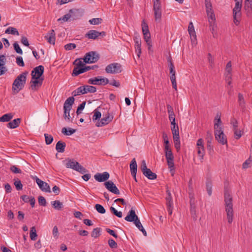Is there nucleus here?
<instances>
[{"label": "nucleus", "mask_w": 252, "mask_h": 252, "mask_svg": "<svg viewBox=\"0 0 252 252\" xmlns=\"http://www.w3.org/2000/svg\"><path fill=\"white\" fill-rule=\"evenodd\" d=\"M224 202L227 221L231 224L233 220L232 197L228 191L224 192Z\"/></svg>", "instance_id": "f257e3e1"}, {"label": "nucleus", "mask_w": 252, "mask_h": 252, "mask_svg": "<svg viewBox=\"0 0 252 252\" xmlns=\"http://www.w3.org/2000/svg\"><path fill=\"white\" fill-rule=\"evenodd\" d=\"M28 74L27 71H25L19 75L14 80L12 90L15 93H18L22 90L26 83L27 76Z\"/></svg>", "instance_id": "f03ea898"}, {"label": "nucleus", "mask_w": 252, "mask_h": 252, "mask_svg": "<svg viewBox=\"0 0 252 252\" xmlns=\"http://www.w3.org/2000/svg\"><path fill=\"white\" fill-rule=\"evenodd\" d=\"M99 59V55L94 51L87 53L83 59L84 62L87 63H96Z\"/></svg>", "instance_id": "7ed1b4c3"}, {"label": "nucleus", "mask_w": 252, "mask_h": 252, "mask_svg": "<svg viewBox=\"0 0 252 252\" xmlns=\"http://www.w3.org/2000/svg\"><path fill=\"white\" fill-rule=\"evenodd\" d=\"M105 71L107 73H119L122 71V65L119 63H112L106 67Z\"/></svg>", "instance_id": "20e7f679"}, {"label": "nucleus", "mask_w": 252, "mask_h": 252, "mask_svg": "<svg viewBox=\"0 0 252 252\" xmlns=\"http://www.w3.org/2000/svg\"><path fill=\"white\" fill-rule=\"evenodd\" d=\"M88 83L92 85H105L109 83V80L107 78L98 77L89 79Z\"/></svg>", "instance_id": "39448f33"}, {"label": "nucleus", "mask_w": 252, "mask_h": 252, "mask_svg": "<svg viewBox=\"0 0 252 252\" xmlns=\"http://www.w3.org/2000/svg\"><path fill=\"white\" fill-rule=\"evenodd\" d=\"M44 66L41 65L34 68L31 72L32 79H43L41 76L44 73Z\"/></svg>", "instance_id": "423d86ee"}, {"label": "nucleus", "mask_w": 252, "mask_h": 252, "mask_svg": "<svg viewBox=\"0 0 252 252\" xmlns=\"http://www.w3.org/2000/svg\"><path fill=\"white\" fill-rule=\"evenodd\" d=\"M105 35V32H99L96 30H90L85 35V37L88 39L95 40L99 36H103Z\"/></svg>", "instance_id": "0eeeda50"}, {"label": "nucleus", "mask_w": 252, "mask_h": 252, "mask_svg": "<svg viewBox=\"0 0 252 252\" xmlns=\"http://www.w3.org/2000/svg\"><path fill=\"white\" fill-rule=\"evenodd\" d=\"M215 135L216 140L222 145L227 144V139L222 129L215 130Z\"/></svg>", "instance_id": "6e6552de"}, {"label": "nucleus", "mask_w": 252, "mask_h": 252, "mask_svg": "<svg viewBox=\"0 0 252 252\" xmlns=\"http://www.w3.org/2000/svg\"><path fill=\"white\" fill-rule=\"evenodd\" d=\"M196 149L197 151V154L200 158V159L202 160L203 159L205 150L203 145V140L202 139H199L196 143Z\"/></svg>", "instance_id": "1a4fd4ad"}, {"label": "nucleus", "mask_w": 252, "mask_h": 252, "mask_svg": "<svg viewBox=\"0 0 252 252\" xmlns=\"http://www.w3.org/2000/svg\"><path fill=\"white\" fill-rule=\"evenodd\" d=\"M113 119V116L107 113L104 117L100 120L98 121L96 124V126L98 127L102 126L110 123Z\"/></svg>", "instance_id": "9d476101"}, {"label": "nucleus", "mask_w": 252, "mask_h": 252, "mask_svg": "<svg viewBox=\"0 0 252 252\" xmlns=\"http://www.w3.org/2000/svg\"><path fill=\"white\" fill-rule=\"evenodd\" d=\"M105 188L112 193L119 194L120 192L115 184L112 181H108L104 183Z\"/></svg>", "instance_id": "9b49d317"}, {"label": "nucleus", "mask_w": 252, "mask_h": 252, "mask_svg": "<svg viewBox=\"0 0 252 252\" xmlns=\"http://www.w3.org/2000/svg\"><path fill=\"white\" fill-rule=\"evenodd\" d=\"M110 175L107 172H104L102 173L97 172L94 175V179L99 182H107L109 178Z\"/></svg>", "instance_id": "f8f14e48"}, {"label": "nucleus", "mask_w": 252, "mask_h": 252, "mask_svg": "<svg viewBox=\"0 0 252 252\" xmlns=\"http://www.w3.org/2000/svg\"><path fill=\"white\" fill-rule=\"evenodd\" d=\"M36 183L42 191L46 192H51L50 187L47 183L43 182L37 177L36 178Z\"/></svg>", "instance_id": "ddd939ff"}, {"label": "nucleus", "mask_w": 252, "mask_h": 252, "mask_svg": "<svg viewBox=\"0 0 252 252\" xmlns=\"http://www.w3.org/2000/svg\"><path fill=\"white\" fill-rule=\"evenodd\" d=\"M91 69L90 66H82L81 67H79V66H76L74 68L73 70V72L72 73V75L73 76H76L80 74L83 73L85 72H86Z\"/></svg>", "instance_id": "4468645a"}, {"label": "nucleus", "mask_w": 252, "mask_h": 252, "mask_svg": "<svg viewBox=\"0 0 252 252\" xmlns=\"http://www.w3.org/2000/svg\"><path fill=\"white\" fill-rule=\"evenodd\" d=\"M44 38L51 44H55L56 34L54 30H51L45 35Z\"/></svg>", "instance_id": "2eb2a0df"}, {"label": "nucleus", "mask_w": 252, "mask_h": 252, "mask_svg": "<svg viewBox=\"0 0 252 252\" xmlns=\"http://www.w3.org/2000/svg\"><path fill=\"white\" fill-rule=\"evenodd\" d=\"M6 61V57L3 55H0V76L7 71V68L5 66Z\"/></svg>", "instance_id": "dca6fc26"}, {"label": "nucleus", "mask_w": 252, "mask_h": 252, "mask_svg": "<svg viewBox=\"0 0 252 252\" xmlns=\"http://www.w3.org/2000/svg\"><path fill=\"white\" fill-rule=\"evenodd\" d=\"M74 98L73 96H71L66 99L63 104V110L69 111L72 108L73 104L74 103Z\"/></svg>", "instance_id": "f3484780"}, {"label": "nucleus", "mask_w": 252, "mask_h": 252, "mask_svg": "<svg viewBox=\"0 0 252 252\" xmlns=\"http://www.w3.org/2000/svg\"><path fill=\"white\" fill-rule=\"evenodd\" d=\"M138 218L136 215L134 210L131 209L128 213L127 215L125 217V220L129 222H134Z\"/></svg>", "instance_id": "a211bd4d"}, {"label": "nucleus", "mask_w": 252, "mask_h": 252, "mask_svg": "<svg viewBox=\"0 0 252 252\" xmlns=\"http://www.w3.org/2000/svg\"><path fill=\"white\" fill-rule=\"evenodd\" d=\"M66 163L65 164L66 168H71L73 170H75L77 166L78 165L79 162L75 161L74 159H71L69 158H67L65 159Z\"/></svg>", "instance_id": "6ab92c4d"}, {"label": "nucleus", "mask_w": 252, "mask_h": 252, "mask_svg": "<svg viewBox=\"0 0 252 252\" xmlns=\"http://www.w3.org/2000/svg\"><path fill=\"white\" fill-rule=\"evenodd\" d=\"M207 148L209 153H211L213 151V146L212 145V140L213 139L211 133L208 131L207 132Z\"/></svg>", "instance_id": "aec40b11"}, {"label": "nucleus", "mask_w": 252, "mask_h": 252, "mask_svg": "<svg viewBox=\"0 0 252 252\" xmlns=\"http://www.w3.org/2000/svg\"><path fill=\"white\" fill-rule=\"evenodd\" d=\"M238 103L242 112H245L246 110V102L243 95L241 93L238 94Z\"/></svg>", "instance_id": "412c9836"}, {"label": "nucleus", "mask_w": 252, "mask_h": 252, "mask_svg": "<svg viewBox=\"0 0 252 252\" xmlns=\"http://www.w3.org/2000/svg\"><path fill=\"white\" fill-rule=\"evenodd\" d=\"M21 122V119L17 118L7 124V126L10 128H15L17 127Z\"/></svg>", "instance_id": "4be33fe9"}, {"label": "nucleus", "mask_w": 252, "mask_h": 252, "mask_svg": "<svg viewBox=\"0 0 252 252\" xmlns=\"http://www.w3.org/2000/svg\"><path fill=\"white\" fill-rule=\"evenodd\" d=\"M143 174L145 177L150 180H155L157 178V174L153 173L149 168L146 170Z\"/></svg>", "instance_id": "5701e85b"}, {"label": "nucleus", "mask_w": 252, "mask_h": 252, "mask_svg": "<svg viewBox=\"0 0 252 252\" xmlns=\"http://www.w3.org/2000/svg\"><path fill=\"white\" fill-rule=\"evenodd\" d=\"M167 165L170 170V172L172 176H174L175 173V167L174 163V158H168L166 159Z\"/></svg>", "instance_id": "b1692460"}, {"label": "nucleus", "mask_w": 252, "mask_h": 252, "mask_svg": "<svg viewBox=\"0 0 252 252\" xmlns=\"http://www.w3.org/2000/svg\"><path fill=\"white\" fill-rule=\"evenodd\" d=\"M244 9L247 14H251L252 11V0H245Z\"/></svg>", "instance_id": "393cba45"}, {"label": "nucleus", "mask_w": 252, "mask_h": 252, "mask_svg": "<svg viewBox=\"0 0 252 252\" xmlns=\"http://www.w3.org/2000/svg\"><path fill=\"white\" fill-rule=\"evenodd\" d=\"M66 144L64 142L59 141L56 145V150L59 153H63L65 150Z\"/></svg>", "instance_id": "a878e982"}, {"label": "nucleus", "mask_w": 252, "mask_h": 252, "mask_svg": "<svg viewBox=\"0 0 252 252\" xmlns=\"http://www.w3.org/2000/svg\"><path fill=\"white\" fill-rule=\"evenodd\" d=\"M235 1V7L234 8H233V14H236V13L237 14V15L238 14V15H239V14H241V8H242V1Z\"/></svg>", "instance_id": "bb28decb"}, {"label": "nucleus", "mask_w": 252, "mask_h": 252, "mask_svg": "<svg viewBox=\"0 0 252 252\" xmlns=\"http://www.w3.org/2000/svg\"><path fill=\"white\" fill-rule=\"evenodd\" d=\"M44 79H34V80H31L30 83L31 88L32 90H35L36 86H40L42 85Z\"/></svg>", "instance_id": "cd10ccee"}, {"label": "nucleus", "mask_w": 252, "mask_h": 252, "mask_svg": "<svg viewBox=\"0 0 252 252\" xmlns=\"http://www.w3.org/2000/svg\"><path fill=\"white\" fill-rule=\"evenodd\" d=\"M215 124H214V129L215 130L218 129H221V127L220 126V125L221 124V121L220 120V116L218 114L216 115L215 120Z\"/></svg>", "instance_id": "c85d7f7f"}, {"label": "nucleus", "mask_w": 252, "mask_h": 252, "mask_svg": "<svg viewBox=\"0 0 252 252\" xmlns=\"http://www.w3.org/2000/svg\"><path fill=\"white\" fill-rule=\"evenodd\" d=\"M72 94L74 96L79 95L81 94H86V91H85V86H82L78 87L76 90H74Z\"/></svg>", "instance_id": "c756f323"}, {"label": "nucleus", "mask_w": 252, "mask_h": 252, "mask_svg": "<svg viewBox=\"0 0 252 252\" xmlns=\"http://www.w3.org/2000/svg\"><path fill=\"white\" fill-rule=\"evenodd\" d=\"M130 170L131 173L137 172V165L135 158H133L129 165Z\"/></svg>", "instance_id": "7c9ffc66"}, {"label": "nucleus", "mask_w": 252, "mask_h": 252, "mask_svg": "<svg viewBox=\"0 0 252 252\" xmlns=\"http://www.w3.org/2000/svg\"><path fill=\"white\" fill-rule=\"evenodd\" d=\"M13 115L12 113H7L0 117V122H7L12 119Z\"/></svg>", "instance_id": "2f4dec72"}, {"label": "nucleus", "mask_w": 252, "mask_h": 252, "mask_svg": "<svg viewBox=\"0 0 252 252\" xmlns=\"http://www.w3.org/2000/svg\"><path fill=\"white\" fill-rule=\"evenodd\" d=\"M53 207L57 210H60L63 208V204L59 200H55L51 202Z\"/></svg>", "instance_id": "473e14b6"}, {"label": "nucleus", "mask_w": 252, "mask_h": 252, "mask_svg": "<svg viewBox=\"0 0 252 252\" xmlns=\"http://www.w3.org/2000/svg\"><path fill=\"white\" fill-rule=\"evenodd\" d=\"M5 33L7 34H11L13 35H18L19 34L18 30L13 27H9L5 31Z\"/></svg>", "instance_id": "72a5a7b5"}, {"label": "nucleus", "mask_w": 252, "mask_h": 252, "mask_svg": "<svg viewBox=\"0 0 252 252\" xmlns=\"http://www.w3.org/2000/svg\"><path fill=\"white\" fill-rule=\"evenodd\" d=\"M156 21L160 22L161 18V10H153Z\"/></svg>", "instance_id": "f704fd0d"}, {"label": "nucleus", "mask_w": 252, "mask_h": 252, "mask_svg": "<svg viewBox=\"0 0 252 252\" xmlns=\"http://www.w3.org/2000/svg\"><path fill=\"white\" fill-rule=\"evenodd\" d=\"M101 229L99 227L94 228L92 232L91 236L93 238H97L100 235Z\"/></svg>", "instance_id": "c9c22d12"}, {"label": "nucleus", "mask_w": 252, "mask_h": 252, "mask_svg": "<svg viewBox=\"0 0 252 252\" xmlns=\"http://www.w3.org/2000/svg\"><path fill=\"white\" fill-rule=\"evenodd\" d=\"M167 108L169 114V120L175 118L173 107L171 105L168 104L167 105Z\"/></svg>", "instance_id": "e433bc0d"}, {"label": "nucleus", "mask_w": 252, "mask_h": 252, "mask_svg": "<svg viewBox=\"0 0 252 252\" xmlns=\"http://www.w3.org/2000/svg\"><path fill=\"white\" fill-rule=\"evenodd\" d=\"M75 131V129L71 128H69L68 130H67L66 128L63 127L62 130V133L66 135H71L72 134H73Z\"/></svg>", "instance_id": "4c0bfd02"}, {"label": "nucleus", "mask_w": 252, "mask_h": 252, "mask_svg": "<svg viewBox=\"0 0 252 252\" xmlns=\"http://www.w3.org/2000/svg\"><path fill=\"white\" fill-rule=\"evenodd\" d=\"M30 238L32 240H35L37 236L36 231L34 226H32L31 228L30 233Z\"/></svg>", "instance_id": "58836bf2"}, {"label": "nucleus", "mask_w": 252, "mask_h": 252, "mask_svg": "<svg viewBox=\"0 0 252 252\" xmlns=\"http://www.w3.org/2000/svg\"><path fill=\"white\" fill-rule=\"evenodd\" d=\"M153 10H161V4L160 0H153Z\"/></svg>", "instance_id": "ea45409f"}, {"label": "nucleus", "mask_w": 252, "mask_h": 252, "mask_svg": "<svg viewBox=\"0 0 252 252\" xmlns=\"http://www.w3.org/2000/svg\"><path fill=\"white\" fill-rule=\"evenodd\" d=\"M234 137L236 139H240L243 134V131L237 128L233 130Z\"/></svg>", "instance_id": "a19ab883"}, {"label": "nucleus", "mask_w": 252, "mask_h": 252, "mask_svg": "<svg viewBox=\"0 0 252 252\" xmlns=\"http://www.w3.org/2000/svg\"><path fill=\"white\" fill-rule=\"evenodd\" d=\"M102 22V19L101 18H93L89 20V23L94 25H97L99 24H101Z\"/></svg>", "instance_id": "79ce46f5"}, {"label": "nucleus", "mask_w": 252, "mask_h": 252, "mask_svg": "<svg viewBox=\"0 0 252 252\" xmlns=\"http://www.w3.org/2000/svg\"><path fill=\"white\" fill-rule=\"evenodd\" d=\"M166 205L168 213L170 215H171L172 213V210L173 208V200H171L170 201H166Z\"/></svg>", "instance_id": "37998d69"}, {"label": "nucleus", "mask_w": 252, "mask_h": 252, "mask_svg": "<svg viewBox=\"0 0 252 252\" xmlns=\"http://www.w3.org/2000/svg\"><path fill=\"white\" fill-rule=\"evenodd\" d=\"M86 94L88 93H95L96 89L95 87L89 85H84Z\"/></svg>", "instance_id": "c03bdc74"}, {"label": "nucleus", "mask_w": 252, "mask_h": 252, "mask_svg": "<svg viewBox=\"0 0 252 252\" xmlns=\"http://www.w3.org/2000/svg\"><path fill=\"white\" fill-rule=\"evenodd\" d=\"M94 208L96 211L100 214H104L106 212L105 208L100 204H96Z\"/></svg>", "instance_id": "a18cd8bd"}, {"label": "nucleus", "mask_w": 252, "mask_h": 252, "mask_svg": "<svg viewBox=\"0 0 252 252\" xmlns=\"http://www.w3.org/2000/svg\"><path fill=\"white\" fill-rule=\"evenodd\" d=\"M44 136L45 139V143L47 145H49L53 142V137L51 135L45 133Z\"/></svg>", "instance_id": "49530a36"}, {"label": "nucleus", "mask_w": 252, "mask_h": 252, "mask_svg": "<svg viewBox=\"0 0 252 252\" xmlns=\"http://www.w3.org/2000/svg\"><path fill=\"white\" fill-rule=\"evenodd\" d=\"M252 162V160L251 158V157L248 158L243 164L242 168L243 169H247L250 167L251 165Z\"/></svg>", "instance_id": "de8ad7c7"}, {"label": "nucleus", "mask_w": 252, "mask_h": 252, "mask_svg": "<svg viewBox=\"0 0 252 252\" xmlns=\"http://www.w3.org/2000/svg\"><path fill=\"white\" fill-rule=\"evenodd\" d=\"M188 32L190 35H193V34H196L193 23L191 22L189 23L188 27Z\"/></svg>", "instance_id": "09e8293b"}, {"label": "nucleus", "mask_w": 252, "mask_h": 252, "mask_svg": "<svg viewBox=\"0 0 252 252\" xmlns=\"http://www.w3.org/2000/svg\"><path fill=\"white\" fill-rule=\"evenodd\" d=\"M110 210L112 213H113L115 216L119 218L122 217V212L121 211H118L115 208L111 207Z\"/></svg>", "instance_id": "8fccbe9b"}, {"label": "nucleus", "mask_w": 252, "mask_h": 252, "mask_svg": "<svg viewBox=\"0 0 252 252\" xmlns=\"http://www.w3.org/2000/svg\"><path fill=\"white\" fill-rule=\"evenodd\" d=\"M38 201L39 205L43 206H46L47 202L44 197L42 196H39L38 198Z\"/></svg>", "instance_id": "3c124183"}, {"label": "nucleus", "mask_w": 252, "mask_h": 252, "mask_svg": "<svg viewBox=\"0 0 252 252\" xmlns=\"http://www.w3.org/2000/svg\"><path fill=\"white\" fill-rule=\"evenodd\" d=\"M101 113L99 111L95 109L94 111V114L93 117V121H95L100 119L101 117Z\"/></svg>", "instance_id": "603ef678"}, {"label": "nucleus", "mask_w": 252, "mask_h": 252, "mask_svg": "<svg viewBox=\"0 0 252 252\" xmlns=\"http://www.w3.org/2000/svg\"><path fill=\"white\" fill-rule=\"evenodd\" d=\"M209 19V22L210 23V25L211 26L214 22L215 20V16L214 12L209 14H207Z\"/></svg>", "instance_id": "864d4df0"}, {"label": "nucleus", "mask_w": 252, "mask_h": 252, "mask_svg": "<svg viewBox=\"0 0 252 252\" xmlns=\"http://www.w3.org/2000/svg\"><path fill=\"white\" fill-rule=\"evenodd\" d=\"M86 101H83L81 104L78 107L76 111V114L77 115L81 113V111L83 110L85 106Z\"/></svg>", "instance_id": "5fc2aeb1"}, {"label": "nucleus", "mask_w": 252, "mask_h": 252, "mask_svg": "<svg viewBox=\"0 0 252 252\" xmlns=\"http://www.w3.org/2000/svg\"><path fill=\"white\" fill-rule=\"evenodd\" d=\"M13 47L14 48V50H15L16 52L19 54H22L23 51L21 48L20 47L18 43L17 42H15L13 44Z\"/></svg>", "instance_id": "6e6d98bb"}, {"label": "nucleus", "mask_w": 252, "mask_h": 252, "mask_svg": "<svg viewBox=\"0 0 252 252\" xmlns=\"http://www.w3.org/2000/svg\"><path fill=\"white\" fill-rule=\"evenodd\" d=\"M15 180V182H14V185L16 187V189L17 190H21L22 189V188H23V185L21 182V181L17 179V180Z\"/></svg>", "instance_id": "4d7b16f0"}, {"label": "nucleus", "mask_w": 252, "mask_h": 252, "mask_svg": "<svg viewBox=\"0 0 252 252\" xmlns=\"http://www.w3.org/2000/svg\"><path fill=\"white\" fill-rule=\"evenodd\" d=\"M75 170L79 172L81 174H84L87 171L86 169L82 165H81L79 163H78Z\"/></svg>", "instance_id": "13d9d810"}, {"label": "nucleus", "mask_w": 252, "mask_h": 252, "mask_svg": "<svg viewBox=\"0 0 252 252\" xmlns=\"http://www.w3.org/2000/svg\"><path fill=\"white\" fill-rule=\"evenodd\" d=\"M16 63L20 66H24L25 64L22 57H17L16 58Z\"/></svg>", "instance_id": "bf43d9fd"}, {"label": "nucleus", "mask_w": 252, "mask_h": 252, "mask_svg": "<svg viewBox=\"0 0 252 252\" xmlns=\"http://www.w3.org/2000/svg\"><path fill=\"white\" fill-rule=\"evenodd\" d=\"M142 29L143 34L146 33H150L148 25L144 21L142 22Z\"/></svg>", "instance_id": "052dcab7"}, {"label": "nucleus", "mask_w": 252, "mask_h": 252, "mask_svg": "<svg viewBox=\"0 0 252 252\" xmlns=\"http://www.w3.org/2000/svg\"><path fill=\"white\" fill-rule=\"evenodd\" d=\"M233 19H234V22L235 24L236 25H238L239 24L240 19V17L241 16V14H239V16H238V14L237 15V13H236V14H233Z\"/></svg>", "instance_id": "680f3d73"}, {"label": "nucleus", "mask_w": 252, "mask_h": 252, "mask_svg": "<svg viewBox=\"0 0 252 252\" xmlns=\"http://www.w3.org/2000/svg\"><path fill=\"white\" fill-rule=\"evenodd\" d=\"M76 47V44L74 43H68L64 45V49L66 50H70L75 49Z\"/></svg>", "instance_id": "e2e57ef3"}, {"label": "nucleus", "mask_w": 252, "mask_h": 252, "mask_svg": "<svg viewBox=\"0 0 252 252\" xmlns=\"http://www.w3.org/2000/svg\"><path fill=\"white\" fill-rule=\"evenodd\" d=\"M230 124L233 126V130L238 128V121L236 119L232 118Z\"/></svg>", "instance_id": "0e129e2a"}, {"label": "nucleus", "mask_w": 252, "mask_h": 252, "mask_svg": "<svg viewBox=\"0 0 252 252\" xmlns=\"http://www.w3.org/2000/svg\"><path fill=\"white\" fill-rule=\"evenodd\" d=\"M108 245L111 248H117L118 247L117 243L112 239L108 240Z\"/></svg>", "instance_id": "69168bd1"}, {"label": "nucleus", "mask_w": 252, "mask_h": 252, "mask_svg": "<svg viewBox=\"0 0 252 252\" xmlns=\"http://www.w3.org/2000/svg\"><path fill=\"white\" fill-rule=\"evenodd\" d=\"M190 213L194 219L196 220V211L195 206H193L191 203H190Z\"/></svg>", "instance_id": "338daca9"}, {"label": "nucleus", "mask_w": 252, "mask_h": 252, "mask_svg": "<svg viewBox=\"0 0 252 252\" xmlns=\"http://www.w3.org/2000/svg\"><path fill=\"white\" fill-rule=\"evenodd\" d=\"M147 168L146 162L144 160H143L141 162V165L140 166V169L142 172L143 173L146 170L148 169Z\"/></svg>", "instance_id": "774afa93"}]
</instances>
